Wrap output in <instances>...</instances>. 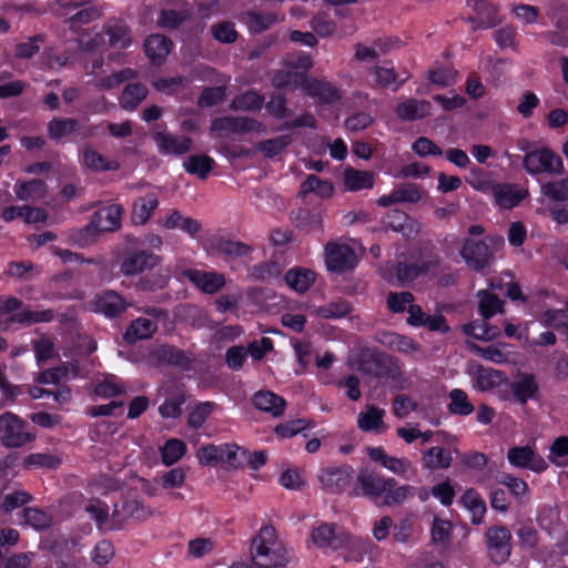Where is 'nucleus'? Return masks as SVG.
<instances>
[{
    "label": "nucleus",
    "mask_w": 568,
    "mask_h": 568,
    "mask_svg": "<svg viewBox=\"0 0 568 568\" xmlns=\"http://www.w3.org/2000/svg\"><path fill=\"white\" fill-rule=\"evenodd\" d=\"M357 483L362 495L373 500L383 498L387 507L399 506L414 496L415 488L410 485H398L393 477L383 476L369 469H361Z\"/></svg>",
    "instance_id": "obj_1"
},
{
    "label": "nucleus",
    "mask_w": 568,
    "mask_h": 568,
    "mask_svg": "<svg viewBox=\"0 0 568 568\" xmlns=\"http://www.w3.org/2000/svg\"><path fill=\"white\" fill-rule=\"evenodd\" d=\"M292 558L272 526L262 527L251 540V568H283Z\"/></svg>",
    "instance_id": "obj_2"
},
{
    "label": "nucleus",
    "mask_w": 568,
    "mask_h": 568,
    "mask_svg": "<svg viewBox=\"0 0 568 568\" xmlns=\"http://www.w3.org/2000/svg\"><path fill=\"white\" fill-rule=\"evenodd\" d=\"M312 67V59L305 52H292L287 54L272 77V84L277 89H303V82L307 80L305 72Z\"/></svg>",
    "instance_id": "obj_3"
},
{
    "label": "nucleus",
    "mask_w": 568,
    "mask_h": 568,
    "mask_svg": "<svg viewBox=\"0 0 568 568\" xmlns=\"http://www.w3.org/2000/svg\"><path fill=\"white\" fill-rule=\"evenodd\" d=\"M244 455L245 449L234 443L204 445L195 454L199 464L203 466L222 465L227 468L239 467Z\"/></svg>",
    "instance_id": "obj_4"
},
{
    "label": "nucleus",
    "mask_w": 568,
    "mask_h": 568,
    "mask_svg": "<svg viewBox=\"0 0 568 568\" xmlns=\"http://www.w3.org/2000/svg\"><path fill=\"white\" fill-rule=\"evenodd\" d=\"M314 547L323 551H337L348 541V532L335 523H317L310 532Z\"/></svg>",
    "instance_id": "obj_5"
},
{
    "label": "nucleus",
    "mask_w": 568,
    "mask_h": 568,
    "mask_svg": "<svg viewBox=\"0 0 568 568\" xmlns=\"http://www.w3.org/2000/svg\"><path fill=\"white\" fill-rule=\"evenodd\" d=\"M53 318L51 311H27L21 310V303L17 298H0V323H41L50 322Z\"/></svg>",
    "instance_id": "obj_6"
},
{
    "label": "nucleus",
    "mask_w": 568,
    "mask_h": 568,
    "mask_svg": "<svg viewBox=\"0 0 568 568\" xmlns=\"http://www.w3.org/2000/svg\"><path fill=\"white\" fill-rule=\"evenodd\" d=\"M34 436L26 429V423L12 413L0 416V442L7 447H21Z\"/></svg>",
    "instance_id": "obj_7"
},
{
    "label": "nucleus",
    "mask_w": 568,
    "mask_h": 568,
    "mask_svg": "<svg viewBox=\"0 0 568 568\" xmlns=\"http://www.w3.org/2000/svg\"><path fill=\"white\" fill-rule=\"evenodd\" d=\"M527 173L531 175L540 173H560L562 170V161L560 156L548 148H541L528 152L523 161Z\"/></svg>",
    "instance_id": "obj_8"
},
{
    "label": "nucleus",
    "mask_w": 568,
    "mask_h": 568,
    "mask_svg": "<svg viewBox=\"0 0 568 568\" xmlns=\"http://www.w3.org/2000/svg\"><path fill=\"white\" fill-rule=\"evenodd\" d=\"M325 264L328 271L343 273L357 263L355 251L346 243L331 241L325 245Z\"/></svg>",
    "instance_id": "obj_9"
},
{
    "label": "nucleus",
    "mask_w": 568,
    "mask_h": 568,
    "mask_svg": "<svg viewBox=\"0 0 568 568\" xmlns=\"http://www.w3.org/2000/svg\"><path fill=\"white\" fill-rule=\"evenodd\" d=\"M460 255L467 266L477 272L490 266L494 262L489 246L483 241L465 240Z\"/></svg>",
    "instance_id": "obj_10"
},
{
    "label": "nucleus",
    "mask_w": 568,
    "mask_h": 568,
    "mask_svg": "<svg viewBox=\"0 0 568 568\" xmlns=\"http://www.w3.org/2000/svg\"><path fill=\"white\" fill-rule=\"evenodd\" d=\"M235 110H241L243 114L237 116H225L215 120L211 125V132L214 136H223L230 133H237L247 128V102L246 97L242 95L233 102Z\"/></svg>",
    "instance_id": "obj_11"
},
{
    "label": "nucleus",
    "mask_w": 568,
    "mask_h": 568,
    "mask_svg": "<svg viewBox=\"0 0 568 568\" xmlns=\"http://www.w3.org/2000/svg\"><path fill=\"white\" fill-rule=\"evenodd\" d=\"M508 463L517 468L541 473L548 468L547 462L529 445L515 446L507 452Z\"/></svg>",
    "instance_id": "obj_12"
},
{
    "label": "nucleus",
    "mask_w": 568,
    "mask_h": 568,
    "mask_svg": "<svg viewBox=\"0 0 568 568\" xmlns=\"http://www.w3.org/2000/svg\"><path fill=\"white\" fill-rule=\"evenodd\" d=\"M486 537L490 558L496 564L505 562L511 551V534L509 529L504 526L491 527L487 531Z\"/></svg>",
    "instance_id": "obj_13"
},
{
    "label": "nucleus",
    "mask_w": 568,
    "mask_h": 568,
    "mask_svg": "<svg viewBox=\"0 0 568 568\" xmlns=\"http://www.w3.org/2000/svg\"><path fill=\"white\" fill-rule=\"evenodd\" d=\"M369 458L389 470L390 473L408 478L416 474L413 463L406 457H394L386 454L382 447H371L367 450Z\"/></svg>",
    "instance_id": "obj_14"
},
{
    "label": "nucleus",
    "mask_w": 568,
    "mask_h": 568,
    "mask_svg": "<svg viewBox=\"0 0 568 568\" xmlns=\"http://www.w3.org/2000/svg\"><path fill=\"white\" fill-rule=\"evenodd\" d=\"M317 478L324 490L337 494L349 484L352 468L348 466L325 467L320 470Z\"/></svg>",
    "instance_id": "obj_15"
},
{
    "label": "nucleus",
    "mask_w": 568,
    "mask_h": 568,
    "mask_svg": "<svg viewBox=\"0 0 568 568\" xmlns=\"http://www.w3.org/2000/svg\"><path fill=\"white\" fill-rule=\"evenodd\" d=\"M158 150L165 155H181L192 149L193 141L185 135L160 131L153 135Z\"/></svg>",
    "instance_id": "obj_16"
},
{
    "label": "nucleus",
    "mask_w": 568,
    "mask_h": 568,
    "mask_svg": "<svg viewBox=\"0 0 568 568\" xmlns=\"http://www.w3.org/2000/svg\"><path fill=\"white\" fill-rule=\"evenodd\" d=\"M160 227L166 231L181 230L194 237L201 230V224L190 216L184 215L178 210H171L163 214L159 220Z\"/></svg>",
    "instance_id": "obj_17"
},
{
    "label": "nucleus",
    "mask_w": 568,
    "mask_h": 568,
    "mask_svg": "<svg viewBox=\"0 0 568 568\" xmlns=\"http://www.w3.org/2000/svg\"><path fill=\"white\" fill-rule=\"evenodd\" d=\"M303 91L321 103L329 104L342 99V92L331 82L318 79H308L303 82Z\"/></svg>",
    "instance_id": "obj_18"
},
{
    "label": "nucleus",
    "mask_w": 568,
    "mask_h": 568,
    "mask_svg": "<svg viewBox=\"0 0 568 568\" xmlns=\"http://www.w3.org/2000/svg\"><path fill=\"white\" fill-rule=\"evenodd\" d=\"M152 516V510L138 499L124 501L121 506H115L113 518L121 525L128 521H142Z\"/></svg>",
    "instance_id": "obj_19"
},
{
    "label": "nucleus",
    "mask_w": 568,
    "mask_h": 568,
    "mask_svg": "<svg viewBox=\"0 0 568 568\" xmlns=\"http://www.w3.org/2000/svg\"><path fill=\"white\" fill-rule=\"evenodd\" d=\"M160 263V257L146 251L128 254L121 262L120 270L124 275H134L152 268Z\"/></svg>",
    "instance_id": "obj_20"
},
{
    "label": "nucleus",
    "mask_w": 568,
    "mask_h": 568,
    "mask_svg": "<svg viewBox=\"0 0 568 568\" xmlns=\"http://www.w3.org/2000/svg\"><path fill=\"white\" fill-rule=\"evenodd\" d=\"M473 387L478 392H488L503 383V374L499 371L480 365L471 366L468 371Z\"/></svg>",
    "instance_id": "obj_21"
},
{
    "label": "nucleus",
    "mask_w": 568,
    "mask_h": 568,
    "mask_svg": "<svg viewBox=\"0 0 568 568\" xmlns=\"http://www.w3.org/2000/svg\"><path fill=\"white\" fill-rule=\"evenodd\" d=\"M183 275L204 293L213 294L221 290L225 284L222 274L214 272H203L199 270H186Z\"/></svg>",
    "instance_id": "obj_22"
},
{
    "label": "nucleus",
    "mask_w": 568,
    "mask_h": 568,
    "mask_svg": "<svg viewBox=\"0 0 568 568\" xmlns=\"http://www.w3.org/2000/svg\"><path fill=\"white\" fill-rule=\"evenodd\" d=\"M251 402L255 408L268 413L275 418L281 417L286 407L285 399L271 390L256 392Z\"/></svg>",
    "instance_id": "obj_23"
},
{
    "label": "nucleus",
    "mask_w": 568,
    "mask_h": 568,
    "mask_svg": "<svg viewBox=\"0 0 568 568\" xmlns=\"http://www.w3.org/2000/svg\"><path fill=\"white\" fill-rule=\"evenodd\" d=\"M122 209L120 205H109L99 210L92 221L91 226L98 232L115 231L121 225Z\"/></svg>",
    "instance_id": "obj_24"
},
{
    "label": "nucleus",
    "mask_w": 568,
    "mask_h": 568,
    "mask_svg": "<svg viewBox=\"0 0 568 568\" xmlns=\"http://www.w3.org/2000/svg\"><path fill=\"white\" fill-rule=\"evenodd\" d=\"M159 205V196L155 192L151 191L146 194L139 196L132 205L131 219L136 225L145 224L152 216L154 210Z\"/></svg>",
    "instance_id": "obj_25"
},
{
    "label": "nucleus",
    "mask_w": 568,
    "mask_h": 568,
    "mask_svg": "<svg viewBox=\"0 0 568 568\" xmlns=\"http://www.w3.org/2000/svg\"><path fill=\"white\" fill-rule=\"evenodd\" d=\"M395 112L396 115L404 121H416L430 115L432 104L425 100L410 98L400 102Z\"/></svg>",
    "instance_id": "obj_26"
},
{
    "label": "nucleus",
    "mask_w": 568,
    "mask_h": 568,
    "mask_svg": "<svg viewBox=\"0 0 568 568\" xmlns=\"http://www.w3.org/2000/svg\"><path fill=\"white\" fill-rule=\"evenodd\" d=\"M128 303L115 292H104L98 295L93 302V310L105 316L112 317L123 312Z\"/></svg>",
    "instance_id": "obj_27"
},
{
    "label": "nucleus",
    "mask_w": 568,
    "mask_h": 568,
    "mask_svg": "<svg viewBox=\"0 0 568 568\" xmlns=\"http://www.w3.org/2000/svg\"><path fill=\"white\" fill-rule=\"evenodd\" d=\"M453 457L450 452L442 446H433L422 453V466L427 470L447 469L450 467Z\"/></svg>",
    "instance_id": "obj_28"
},
{
    "label": "nucleus",
    "mask_w": 568,
    "mask_h": 568,
    "mask_svg": "<svg viewBox=\"0 0 568 568\" xmlns=\"http://www.w3.org/2000/svg\"><path fill=\"white\" fill-rule=\"evenodd\" d=\"M496 204L501 209H513L526 196V192L515 185L497 184L493 187Z\"/></svg>",
    "instance_id": "obj_29"
},
{
    "label": "nucleus",
    "mask_w": 568,
    "mask_h": 568,
    "mask_svg": "<svg viewBox=\"0 0 568 568\" xmlns=\"http://www.w3.org/2000/svg\"><path fill=\"white\" fill-rule=\"evenodd\" d=\"M172 42L161 34L150 36L144 42V51L154 64L162 63L169 55Z\"/></svg>",
    "instance_id": "obj_30"
},
{
    "label": "nucleus",
    "mask_w": 568,
    "mask_h": 568,
    "mask_svg": "<svg viewBox=\"0 0 568 568\" xmlns=\"http://www.w3.org/2000/svg\"><path fill=\"white\" fill-rule=\"evenodd\" d=\"M285 283L297 293H305L315 282V273L307 268L294 267L286 272Z\"/></svg>",
    "instance_id": "obj_31"
},
{
    "label": "nucleus",
    "mask_w": 568,
    "mask_h": 568,
    "mask_svg": "<svg viewBox=\"0 0 568 568\" xmlns=\"http://www.w3.org/2000/svg\"><path fill=\"white\" fill-rule=\"evenodd\" d=\"M344 550V559L346 561H362L368 555L373 545L368 539L352 536L348 534V541L342 548Z\"/></svg>",
    "instance_id": "obj_32"
},
{
    "label": "nucleus",
    "mask_w": 568,
    "mask_h": 568,
    "mask_svg": "<svg viewBox=\"0 0 568 568\" xmlns=\"http://www.w3.org/2000/svg\"><path fill=\"white\" fill-rule=\"evenodd\" d=\"M310 193H313L321 199H328L334 193V186L332 182L322 180L314 174H310L301 185L300 195L305 197Z\"/></svg>",
    "instance_id": "obj_33"
},
{
    "label": "nucleus",
    "mask_w": 568,
    "mask_h": 568,
    "mask_svg": "<svg viewBox=\"0 0 568 568\" xmlns=\"http://www.w3.org/2000/svg\"><path fill=\"white\" fill-rule=\"evenodd\" d=\"M344 184L348 191L372 189L374 185V174L369 171L347 168L344 171Z\"/></svg>",
    "instance_id": "obj_34"
},
{
    "label": "nucleus",
    "mask_w": 568,
    "mask_h": 568,
    "mask_svg": "<svg viewBox=\"0 0 568 568\" xmlns=\"http://www.w3.org/2000/svg\"><path fill=\"white\" fill-rule=\"evenodd\" d=\"M538 384L531 374H523L511 385V390L518 402L525 404L538 393Z\"/></svg>",
    "instance_id": "obj_35"
},
{
    "label": "nucleus",
    "mask_w": 568,
    "mask_h": 568,
    "mask_svg": "<svg viewBox=\"0 0 568 568\" xmlns=\"http://www.w3.org/2000/svg\"><path fill=\"white\" fill-rule=\"evenodd\" d=\"M214 160L205 154H195L189 156L183 162L184 170L192 175L197 176L199 179H206L210 172L214 168Z\"/></svg>",
    "instance_id": "obj_36"
},
{
    "label": "nucleus",
    "mask_w": 568,
    "mask_h": 568,
    "mask_svg": "<svg viewBox=\"0 0 568 568\" xmlns=\"http://www.w3.org/2000/svg\"><path fill=\"white\" fill-rule=\"evenodd\" d=\"M427 262H402L396 266V278L400 286L415 281L428 270Z\"/></svg>",
    "instance_id": "obj_37"
},
{
    "label": "nucleus",
    "mask_w": 568,
    "mask_h": 568,
    "mask_svg": "<svg viewBox=\"0 0 568 568\" xmlns=\"http://www.w3.org/2000/svg\"><path fill=\"white\" fill-rule=\"evenodd\" d=\"M80 375L79 367L73 363L39 374L37 382L43 385L57 384L62 379H71Z\"/></svg>",
    "instance_id": "obj_38"
},
{
    "label": "nucleus",
    "mask_w": 568,
    "mask_h": 568,
    "mask_svg": "<svg viewBox=\"0 0 568 568\" xmlns=\"http://www.w3.org/2000/svg\"><path fill=\"white\" fill-rule=\"evenodd\" d=\"M464 332L476 339L485 342L496 339L501 334L497 326L489 324L485 318L465 325Z\"/></svg>",
    "instance_id": "obj_39"
},
{
    "label": "nucleus",
    "mask_w": 568,
    "mask_h": 568,
    "mask_svg": "<svg viewBox=\"0 0 568 568\" xmlns=\"http://www.w3.org/2000/svg\"><path fill=\"white\" fill-rule=\"evenodd\" d=\"M156 331L155 323L145 317L135 320L124 334L128 343H135L136 341L149 338Z\"/></svg>",
    "instance_id": "obj_40"
},
{
    "label": "nucleus",
    "mask_w": 568,
    "mask_h": 568,
    "mask_svg": "<svg viewBox=\"0 0 568 568\" xmlns=\"http://www.w3.org/2000/svg\"><path fill=\"white\" fill-rule=\"evenodd\" d=\"M186 453V445L183 440L171 438L160 447L162 463L171 466L178 463Z\"/></svg>",
    "instance_id": "obj_41"
},
{
    "label": "nucleus",
    "mask_w": 568,
    "mask_h": 568,
    "mask_svg": "<svg viewBox=\"0 0 568 568\" xmlns=\"http://www.w3.org/2000/svg\"><path fill=\"white\" fill-rule=\"evenodd\" d=\"M384 414V409L369 405L365 412L358 414L357 425L363 432L377 430L383 424Z\"/></svg>",
    "instance_id": "obj_42"
},
{
    "label": "nucleus",
    "mask_w": 568,
    "mask_h": 568,
    "mask_svg": "<svg viewBox=\"0 0 568 568\" xmlns=\"http://www.w3.org/2000/svg\"><path fill=\"white\" fill-rule=\"evenodd\" d=\"M462 503L467 509H469L471 511L473 524L479 525L483 520L485 513H486L485 501L480 498V496L474 489H468L462 496Z\"/></svg>",
    "instance_id": "obj_43"
},
{
    "label": "nucleus",
    "mask_w": 568,
    "mask_h": 568,
    "mask_svg": "<svg viewBox=\"0 0 568 568\" xmlns=\"http://www.w3.org/2000/svg\"><path fill=\"white\" fill-rule=\"evenodd\" d=\"M61 464V458L49 453H34L23 459L26 469L47 468L54 469Z\"/></svg>",
    "instance_id": "obj_44"
},
{
    "label": "nucleus",
    "mask_w": 568,
    "mask_h": 568,
    "mask_svg": "<svg viewBox=\"0 0 568 568\" xmlns=\"http://www.w3.org/2000/svg\"><path fill=\"white\" fill-rule=\"evenodd\" d=\"M373 362L376 365L375 375L378 377L395 378L400 373L397 362L386 354H374Z\"/></svg>",
    "instance_id": "obj_45"
},
{
    "label": "nucleus",
    "mask_w": 568,
    "mask_h": 568,
    "mask_svg": "<svg viewBox=\"0 0 568 568\" xmlns=\"http://www.w3.org/2000/svg\"><path fill=\"white\" fill-rule=\"evenodd\" d=\"M479 311L485 320H489L497 313H503V301L498 296L487 292L479 291Z\"/></svg>",
    "instance_id": "obj_46"
},
{
    "label": "nucleus",
    "mask_w": 568,
    "mask_h": 568,
    "mask_svg": "<svg viewBox=\"0 0 568 568\" xmlns=\"http://www.w3.org/2000/svg\"><path fill=\"white\" fill-rule=\"evenodd\" d=\"M449 399L448 409L452 414L467 416L473 413L474 406L463 389L455 388L450 390Z\"/></svg>",
    "instance_id": "obj_47"
},
{
    "label": "nucleus",
    "mask_w": 568,
    "mask_h": 568,
    "mask_svg": "<svg viewBox=\"0 0 568 568\" xmlns=\"http://www.w3.org/2000/svg\"><path fill=\"white\" fill-rule=\"evenodd\" d=\"M283 271V265L276 260L265 261L254 266L252 276L262 282H271L277 278Z\"/></svg>",
    "instance_id": "obj_48"
},
{
    "label": "nucleus",
    "mask_w": 568,
    "mask_h": 568,
    "mask_svg": "<svg viewBox=\"0 0 568 568\" xmlns=\"http://www.w3.org/2000/svg\"><path fill=\"white\" fill-rule=\"evenodd\" d=\"M78 128V122L72 119H53L48 124V135L52 140H61L69 136Z\"/></svg>",
    "instance_id": "obj_49"
},
{
    "label": "nucleus",
    "mask_w": 568,
    "mask_h": 568,
    "mask_svg": "<svg viewBox=\"0 0 568 568\" xmlns=\"http://www.w3.org/2000/svg\"><path fill=\"white\" fill-rule=\"evenodd\" d=\"M499 483L505 485L519 503H524L528 499L529 487L525 480L510 474H503L499 478Z\"/></svg>",
    "instance_id": "obj_50"
},
{
    "label": "nucleus",
    "mask_w": 568,
    "mask_h": 568,
    "mask_svg": "<svg viewBox=\"0 0 568 568\" xmlns=\"http://www.w3.org/2000/svg\"><path fill=\"white\" fill-rule=\"evenodd\" d=\"M146 88L141 84H129L125 87L121 98L120 104L125 110H133L135 106L145 99Z\"/></svg>",
    "instance_id": "obj_51"
},
{
    "label": "nucleus",
    "mask_w": 568,
    "mask_h": 568,
    "mask_svg": "<svg viewBox=\"0 0 568 568\" xmlns=\"http://www.w3.org/2000/svg\"><path fill=\"white\" fill-rule=\"evenodd\" d=\"M351 306L347 302L338 300L328 304L322 305L316 308L315 313L317 316L326 320L341 318L348 315Z\"/></svg>",
    "instance_id": "obj_52"
},
{
    "label": "nucleus",
    "mask_w": 568,
    "mask_h": 568,
    "mask_svg": "<svg viewBox=\"0 0 568 568\" xmlns=\"http://www.w3.org/2000/svg\"><path fill=\"white\" fill-rule=\"evenodd\" d=\"M16 195L19 200H38L44 194V185L40 180H32L16 185Z\"/></svg>",
    "instance_id": "obj_53"
},
{
    "label": "nucleus",
    "mask_w": 568,
    "mask_h": 568,
    "mask_svg": "<svg viewBox=\"0 0 568 568\" xmlns=\"http://www.w3.org/2000/svg\"><path fill=\"white\" fill-rule=\"evenodd\" d=\"M545 196L556 202L568 201V176L555 182H548L541 186Z\"/></svg>",
    "instance_id": "obj_54"
},
{
    "label": "nucleus",
    "mask_w": 568,
    "mask_h": 568,
    "mask_svg": "<svg viewBox=\"0 0 568 568\" xmlns=\"http://www.w3.org/2000/svg\"><path fill=\"white\" fill-rule=\"evenodd\" d=\"M185 470L181 467H175L159 476V481L161 488L171 491L173 489L181 488L185 483Z\"/></svg>",
    "instance_id": "obj_55"
},
{
    "label": "nucleus",
    "mask_w": 568,
    "mask_h": 568,
    "mask_svg": "<svg viewBox=\"0 0 568 568\" xmlns=\"http://www.w3.org/2000/svg\"><path fill=\"white\" fill-rule=\"evenodd\" d=\"M548 459L559 467L568 465V436H560L555 439Z\"/></svg>",
    "instance_id": "obj_56"
},
{
    "label": "nucleus",
    "mask_w": 568,
    "mask_h": 568,
    "mask_svg": "<svg viewBox=\"0 0 568 568\" xmlns=\"http://www.w3.org/2000/svg\"><path fill=\"white\" fill-rule=\"evenodd\" d=\"M369 73L375 77V85L386 88L397 81V73L390 63L384 65H374Z\"/></svg>",
    "instance_id": "obj_57"
},
{
    "label": "nucleus",
    "mask_w": 568,
    "mask_h": 568,
    "mask_svg": "<svg viewBox=\"0 0 568 568\" xmlns=\"http://www.w3.org/2000/svg\"><path fill=\"white\" fill-rule=\"evenodd\" d=\"M392 409L397 418H406L412 412L418 409V404L406 394H398L394 397Z\"/></svg>",
    "instance_id": "obj_58"
},
{
    "label": "nucleus",
    "mask_w": 568,
    "mask_h": 568,
    "mask_svg": "<svg viewBox=\"0 0 568 568\" xmlns=\"http://www.w3.org/2000/svg\"><path fill=\"white\" fill-rule=\"evenodd\" d=\"M473 8L477 13V19L481 26L488 28L496 23V9L486 0H474Z\"/></svg>",
    "instance_id": "obj_59"
},
{
    "label": "nucleus",
    "mask_w": 568,
    "mask_h": 568,
    "mask_svg": "<svg viewBox=\"0 0 568 568\" xmlns=\"http://www.w3.org/2000/svg\"><path fill=\"white\" fill-rule=\"evenodd\" d=\"M23 518L26 525L37 530L44 529L51 524V517L38 508H27Z\"/></svg>",
    "instance_id": "obj_60"
},
{
    "label": "nucleus",
    "mask_w": 568,
    "mask_h": 568,
    "mask_svg": "<svg viewBox=\"0 0 568 568\" xmlns=\"http://www.w3.org/2000/svg\"><path fill=\"white\" fill-rule=\"evenodd\" d=\"M82 162L91 170H115L118 168L115 162L106 161L101 154L90 149L83 152Z\"/></svg>",
    "instance_id": "obj_61"
},
{
    "label": "nucleus",
    "mask_w": 568,
    "mask_h": 568,
    "mask_svg": "<svg viewBox=\"0 0 568 568\" xmlns=\"http://www.w3.org/2000/svg\"><path fill=\"white\" fill-rule=\"evenodd\" d=\"M310 24L320 37L332 36L336 30V23L324 12L316 13Z\"/></svg>",
    "instance_id": "obj_62"
},
{
    "label": "nucleus",
    "mask_w": 568,
    "mask_h": 568,
    "mask_svg": "<svg viewBox=\"0 0 568 568\" xmlns=\"http://www.w3.org/2000/svg\"><path fill=\"white\" fill-rule=\"evenodd\" d=\"M412 302H414V295L410 292H390L387 295V307L393 313H403Z\"/></svg>",
    "instance_id": "obj_63"
},
{
    "label": "nucleus",
    "mask_w": 568,
    "mask_h": 568,
    "mask_svg": "<svg viewBox=\"0 0 568 568\" xmlns=\"http://www.w3.org/2000/svg\"><path fill=\"white\" fill-rule=\"evenodd\" d=\"M290 143H291V138L288 135H281V136L261 142L257 145V149L265 156L272 158V156H275L276 154H278Z\"/></svg>",
    "instance_id": "obj_64"
}]
</instances>
